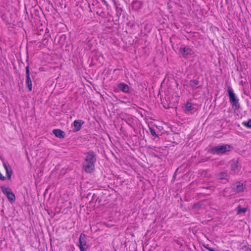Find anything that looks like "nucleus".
Here are the masks:
<instances>
[{"label": "nucleus", "mask_w": 251, "mask_h": 251, "mask_svg": "<svg viewBox=\"0 0 251 251\" xmlns=\"http://www.w3.org/2000/svg\"><path fill=\"white\" fill-rule=\"evenodd\" d=\"M179 51L184 55L191 54L192 52V50L187 47L180 48Z\"/></svg>", "instance_id": "10"}, {"label": "nucleus", "mask_w": 251, "mask_h": 251, "mask_svg": "<svg viewBox=\"0 0 251 251\" xmlns=\"http://www.w3.org/2000/svg\"><path fill=\"white\" fill-rule=\"evenodd\" d=\"M150 130L151 134L153 136H154V137L157 136V135L156 134V132H155L154 129H153V128H150Z\"/></svg>", "instance_id": "19"}, {"label": "nucleus", "mask_w": 251, "mask_h": 251, "mask_svg": "<svg viewBox=\"0 0 251 251\" xmlns=\"http://www.w3.org/2000/svg\"><path fill=\"white\" fill-rule=\"evenodd\" d=\"M0 179L4 181L6 179V177L3 176L0 173Z\"/></svg>", "instance_id": "21"}, {"label": "nucleus", "mask_w": 251, "mask_h": 251, "mask_svg": "<svg viewBox=\"0 0 251 251\" xmlns=\"http://www.w3.org/2000/svg\"><path fill=\"white\" fill-rule=\"evenodd\" d=\"M245 188V186L243 183L238 182L235 184V191L237 193L243 192Z\"/></svg>", "instance_id": "9"}, {"label": "nucleus", "mask_w": 251, "mask_h": 251, "mask_svg": "<svg viewBox=\"0 0 251 251\" xmlns=\"http://www.w3.org/2000/svg\"><path fill=\"white\" fill-rule=\"evenodd\" d=\"M3 166L6 173L7 178L10 179L13 173L11 168L8 166L5 162H3Z\"/></svg>", "instance_id": "7"}, {"label": "nucleus", "mask_w": 251, "mask_h": 251, "mask_svg": "<svg viewBox=\"0 0 251 251\" xmlns=\"http://www.w3.org/2000/svg\"><path fill=\"white\" fill-rule=\"evenodd\" d=\"M183 109L186 113H192L196 111L195 105L191 100H188L183 107Z\"/></svg>", "instance_id": "3"}, {"label": "nucleus", "mask_w": 251, "mask_h": 251, "mask_svg": "<svg viewBox=\"0 0 251 251\" xmlns=\"http://www.w3.org/2000/svg\"><path fill=\"white\" fill-rule=\"evenodd\" d=\"M25 85L28 88L29 91H31L32 89V83L30 77V72L29 66H26L25 68Z\"/></svg>", "instance_id": "5"}, {"label": "nucleus", "mask_w": 251, "mask_h": 251, "mask_svg": "<svg viewBox=\"0 0 251 251\" xmlns=\"http://www.w3.org/2000/svg\"><path fill=\"white\" fill-rule=\"evenodd\" d=\"M226 173H221L220 174V178H224L226 176Z\"/></svg>", "instance_id": "20"}, {"label": "nucleus", "mask_w": 251, "mask_h": 251, "mask_svg": "<svg viewBox=\"0 0 251 251\" xmlns=\"http://www.w3.org/2000/svg\"><path fill=\"white\" fill-rule=\"evenodd\" d=\"M242 124L244 126H245L248 128H251V119H249L248 120V121L243 122Z\"/></svg>", "instance_id": "17"}, {"label": "nucleus", "mask_w": 251, "mask_h": 251, "mask_svg": "<svg viewBox=\"0 0 251 251\" xmlns=\"http://www.w3.org/2000/svg\"><path fill=\"white\" fill-rule=\"evenodd\" d=\"M199 84V81L198 79L191 80L190 81V85L193 88H197V85Z\"/></svg>", "instance_id": "13"}, {"label": "nucleus", "mask_w": 251, "mask_h": 251, "mask_svg": "<svg viewBox=\"0 0 251 251\" xmlns=\"http://www.w3.org/2000/svg\"><path fill=\"white\" fill-rule=\"evenodd\" d=\"M247 210V208H242L240 205L238 206L237 207V213L239 214L242 213H245Z\"/></svg>", "instance_id": "15"}, {"label": "nucleus", "mask_w": 251, "mask_h": 251, "mask_svg": "<svg viewBox=\"0 0 251 251\" xmlns=\"http://www.w3.org/2000/svg\"><path fill=\"white\" fill-rule=\"evenodd\" d=\"M119 87L120 89L124 92H127L129 91L128 86L124 83H122L119 84Z\"/></svg>", "instance_id": "12"}, {"label": "nucleus", "mask_w": 251, "mask_h": 251, "mask_svg": "<svg viewBox=\"0 0 251 251\" xmlns=\"http://www.w3.org/2000/svg\"><path fill=\"white\" fill-rule=\"evenodd\" d=\"M231 147L229 145L225 144L221 146H217L210 149V152L214 154H222L230 151Z\"/></svg>", "instance_id": "2"}, {"label": "nucleus", "mask_w": 251, "mask_h": 251, "mask_svg": "<svg viewBox=\"0 0 251 251\" xmlns=\"http://www.w3.org/2000/svg\"><path fill=\"white\" fill-rule=\"evenodd\" d=\"M102 2H103V4L106 6H108V4L107 3V2L104 0H102Z\"/></svg>", "instance_id": "22"}, {"label": "nucleus", "mask_w": 251, "mask_h": 251, "mask_svg": "<svg viewBox=\"0 0 251 251\" xmlns=\"http://www.w3.org/2000/svg\"><path fill=\"white\" fill-rule=\"evenodd\" d=\"M84 124V122L82 120H75L74 122V131H79L82 125Z\"/></svg>", "instance_id": "8"}, {"label": "nucleus", "mask_w": 251, "mask_h": 251, "mask_svg": "<svg viewBox=\"0 0 251 251\" xmlns=\"http://www.w3.org/2000/svg\"><path fill=\"white\" fill-rule=\"evenodd\" d=\"M0 189H1L2 193L5 195H7L8 194V193H9L10 191H11V189H10L8 187H6L3 186H1Z\"/></svg>", "instance_id": "16"}, {"label": "nucleus", "mask_w": 251, "mask_h": 251, "mask_svg": "<svg viewBox=\"0 0 251 251\" xmlns=\"http://www.w3.org/2000/svg\"><path fill=\"white\" fill-rule=\"evenodd\" d=\"M96 160L95 154L93 152H89L86 154L82 165L83 169L86 173H91L94 170Z\"/></svg>", "instance_id": "1"}, {"label": "nucleus", "mask_w": 251, "mask_h": 251, "mask_svg": "<svg viewBox=\"0 0 251 251\" xmlns=\"http://www.w3.org/2000/svg\"><path fill=\"white\" fill-rule=\"evenodd\" d=\"M238 162L237 161H235L233 162L232 164L231 165V169L232 171H235L238 168Z\"/></svg>", "instance_id": "18"}, {"label": "nucleus", "mask_w": 251, "mask_h": 251, "mask_svg": "<svg viewBox=\"0 0 251 251\" xmlns=\"http://www.w3.org/2000/svg\"><path fill=\"white\" fill-rule=\"evenodd\" d=\"M85 235L83 233H81L79 236L77 246L79 248L80 251H86V249L84 247V246L86 245V243L85 241Z\"/></svg>", "instance_id": "6"}, {"label": "nucleus", "mask_w": 251, "mask_h": 251, "mask_svg": "<svg viewBox=\"0 0 251 251\" xmlns=\"http://www.w3.org/2000/svg\"><path fill=\"white\" fill-rule=\"evenodd\" d=\"M228 93L229 98V101L232 106H239L238 100L236 98L232 89L230 87L228 88Z\"/></svg>", "instance_id": "4"}, {"label": "nucleus", "mask_w": 251, "mask_h": 251, "mask_svg": "<svg viewBox=\"0 0 251 251\" xmlns=\"http://www.w3.org/2000/svg\"><path fill=\"white\" fill-rule=\"evenodd\" d=\"M52 133L56 137L63 138L64 137V132L59 129H54L52 130Z\"/></svg>", "instance_id": "11"}, {"label": "nucleus", "mask_w": 251, "mask_h": 251, "mask_svg": "<svg viewBox=\"0 0 251 251\" xmlns=\"http://www.w3.org/2000/svg\"><path fill=\"white\" fill-rule=\"evenodd\" d=\"M6 195L9 201H15V195L12 191L9 193H8V194Z\"/></svg>", "instance_id": "14"}]
</instances>
